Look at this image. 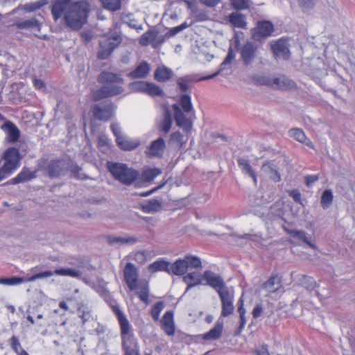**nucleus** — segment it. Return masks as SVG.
<instances>
[{
	"label": "nucleus",
	"instance_id": "f257e3e1",
	"mask_svg": "<svg viewBox=\"0 0 355 355\" xmlns=\"http://www.w3.org/2000/svg\"><path fill=\"white\" fill-rule=\"evenodd\" d=\"M89 12V5L86 1L58 0L51 8L55 20L63 17L67 26L75 31L80 29L87 22Z\"/></svg>",
	"mask_w": 355,
	"mask_h": 355
},
{
	"label": "nucleus",
	"instance_id": "f03ea898",
	"mask_svg": "<svg viewBox=\"0 0 355 355\" xmlns=\"http://www.w3.org/2000/svg\"><path fill=\"white\" fill-rule=\"evenodd\" d=\"M102 87L92 94L94 101L119 95L123 92L124 80L120 74L103 71L98 77Z\"/></svg>",
	"mask_w": 355,
	"mask_h": 355
},
{
	"label": "nucleus",
	"instance_id": "7ed1b4c3",
	"mask_svg": "<svg viewBox=\"0 0 355 355\" xmlns=\"http://www.w3.org/2000/svg\"><path fill=\"white\" fill-rule=\"evenodd\" d=\"M107 168L115 180L128 186L131 185L139 175L138 171L123 163L107 162Z\"/></svg>",
	"mask_w": 355,
	"mask_h": 355
},
{
	"label": "nucleus",
	"instance_id": "20e7f679",
	"mask_svg": "<svg viewBox=\"0 0 355 355\" xmlns=\"http://www.w3.org/2000/svg\"><path fill=\"white\" fill-rule=\"evenodd\" d=\"M202 262L197 256L188 254L183 259H177L172 264L170 263L169 274L181 276L184 275L188 269L201 268Z\"/></svg>",
	"mask_w": 355,
	"mask_h": 355
},
{
	"label": "nucleus",
	"instance_id": "39448f33",
	"mask_svg": "<svg viewBox=\"0 0 355 355\" xmlns=\"http://www.w3.org/2000/svg\"><path fill=\"white\" fill-rule=\"evenodd\" d=\"M112 309L116 314L119 323L122 338V346L137 344V340L132 333V326L119 306L116 304L112 305Z\"/></svg>",
	"mask_w": 355,
	"mask_h": 355
},
{
	"label": "nucleus",
	"instance_id": "423d86ee",
	"mask_svg": "<svg viewBox=\"0 0 355 355\" xmlns=\"http://www.w3.org/2000/svg\"><path fill=\"white\" fill-rule=\"evenodd\" d=\"M4 164L0 168V181L11 173L19 166V153L18 149L9 148L3 153Z\"/></svg>",
	"mask_w": 355,
	"mask_h": 355
},
{
	"label": "nucleus",
	"instance_id": "0eeeda50",
	"mask_svg": "<svg viewBox=\"0 0 355 355\" xmlns=\"http://www.w3.org/2000/svg\"><path fill=\"white\" fill-rule=\"evenodd\" d=\"M110 129L116 137V144L121 150L130 151L139 146L140 141L139 139H132L122 135L119 123L113 122L110 125Z\"/></svg>",
	"mask_w": 355,
	"mask_h": 355
},
{
	"label": "nucleus",
	"instance_id": "6e6552de",
	"mask_svg": "<svg viewBox=\"0 0 355 355\" xmlns=\"http://www.w3.org/2000/svg\"><path fill=\"white\" fill-rule=\"evenodd\" d=\"M121 38L118 35L105 37L100 40L98 56L101 60L107 59L114 49L121 43Z\"/></svg>",
	"mask_w": 355,
	"mask_h": 355
},
{
	"label": "nucleus",
	"instance_id": "1a4fd4ad",
	"mask_svg": "<svg viewBox=\"0 0 355 355\" xmlns=\"http://www.w3.org/2000/svg\"><path fill=\"white\" fill-rule=\"evenodd\" d=\"M173 109L175 112V120L178 127L186 132H189L193 125V121L195 119V112L187 113L182 110L178 104H173Z\"/></svg>",
	"mask_w": 355,
	"mask_h": 355
},
{
	"label": "nucleus",
	"instance_id": "9d476101",
	"mask_svg": "<svg viewBox=\"0 0 355 355\" xmlns=\"http://www.w3.org/2000/svg\"><path fill=\"white\" fill-rule=\"evenodd\" d=\"M114 106L110 101H105L95 105L92 108L94 116L101 121H107L113 115Z\"/></svg>",
	"mask_w": 355,
	"mask_h": 355
},
{
	"label": "nucleus",
	"instance_id": "9b49d317",
	"mask_svg": "<svg viewBox=\"0 0 355 355\" xmlns=\"http://www.w3.org/2000/svg\"><path fill=\"white\" fill-rule=\"evenodd\" d=\"M203 277L206 281V284L214 288L218 294L221 291H225L228 289L223 278L211 270H205L203 273Z\"/></svg>",
	"mask_w": 355,
	"mask_h": 355
},
{
	"label": "nucleus",
	"instance_id": "f8f14e48",
	"mask_svg": "<svg viewBox=\"0 0 355 355\" xmlns=\"http://www.w3.org/2000/svg\"><path fill=\"white\" fill-rule=\"evenodd\" d=\"M288 42L285 38H280L271 44V48L276 59L287 60L291 57Z\"/></svg>",
	"mask_w": 355,
	"mask_h": 355
},
{
	"label": "nucleus",
	"instance_id": "ddd939ff",
	"mask_svg": "<svg viewBox=\"0 0 355 355\" xmlns=\"http://www.w3.org/2000/svg\"><path fill=\"white\" fill-rule=\"evenodd\" d=\"M274 31V26L269 21H260L252 31V37L255 40L270 36Z\"/></svg>",
	"mask_w": 355,
	"mask_h": 355
},
{
	"label": "nucleus",
	"instance_id": "4468645a",
	"mask_svg": "<svg viewBox=\"0 0 355 355\" xmlns=\"http://www.w3.org/2000/svg\"><path fill=\"white\" fill-rule=\"evenodd\" d=\"M257 45L253 42L245 43L241 49V57L245 65L252 64L257 57Z\"/></svg>",
	"mask_w": 355,
	"mask_h": 355
},
{
	"label": "nucleus",
	"instance_id": "2eb2a0df",
	"mask_svg": "<svg viewBox=\"0 0 355 355\" xmlns=\"http://www.w3.org/2000/svg\"><path fill=\"white\" fill-rule=\"evenodd\" d=\"M138 272L134 264L128 263L124 268V278L130 291L136 290L135 285L139 282L138 280Z\"/></svg>",
	"mask_w": 355,
	"mask_h": 355
},
{
	"label": "nucleus",
	"instance_id": "dca6fc26",
	"mask_svg": "<svg viewBox=\"0 0 355 355\" xmlns=\"http://www.w3.org/2000/svg\"><path fill=\"white\" fill-rule=\"evenodd\" d=\"M219 297L222 302V315L227 317L232 314L234 311V307L233 305L234 296L229 291L226 290L225 291H221L220 292Z\"/></svg>",
	"mask_w": 355,
	"mask_h": 355
},
{
	"label": "nucleus",
	"instance_id": "f3484780",
	"mask_svg": "<svg viewBox=\"0 0 355 355\" xmlns=\"http://www.w3.org/2000/svg\"><path fill=\"white\" fill-rule=\"evenodd\" d=\"M166 148L165 141L163 138L159 137L153 141L146 150V154L149 157H161Z\"/></svg>",
	"mask_w": 355,
	"mask_h": 355
},
{
	"label": "nucleus",
	"instance_id": "a211bd4d",
	"mask_svg": "<svg viewBox=\"0 0 355 355\" xmlns=\"http://www.w3.org/2000/svg\"><path fill=\"white\" fill-rule=\"evenodd\" d=\"M162 328L168 336H173L175 331L173 320V313L171 311H166L161 320Z\"/></svg>",
	"mask_w": 355,
	"mask_h": 355
},
{
	"label": "nucleus",
	"instance_id": "6ab92c4d",
	"mask_svg": "<svg viewBox=\"0 0 355 355\" xmlns=\"http://www.w3.org/2000/svg\"><path fill=\"white\" fill-rule=\"evenodd\" d=\"M227 24L235 28H246L247 22L245 16L240 12H234L226 17Z\"/></svg>",
	"mask_w": 355,
	"mask_h": 355
},
{
	"label": "nucleus",
	"instance_id": "aec40b11",
	"mask_svg": "<svg viewBox=\"0 0 355 355\" xmlns=\"http://www.w3.org/2000/svg\"><path fill=\"white\" fill-rule=\"evenodd\" d=\"M282 287L281 279L277 275L271 276L265 283L262 288L268 293L272 294L279 291Z\"/></svg>",
	"mask_w": 355,
	"mask_h": 355
},
{
	"label": "nucleus",
	"instance_id": "412c9836",
	"mask_svg": "<svg viewBox=\"0 0 355 355\" xmlns=\"http://www.w3.org/2000/svg\"><path fill=\"white\" fill-rule=\"evenodd\" d=\"M203 280V275L200 272L195 271L187 273L183 277V281L187 284L185 292H187L193 286L202 284Z\"/></svg>",
	"mask_w": 355,
	"mask_h": 355
},
{
	"label": "nucleus",
	"instance_id": "4be33fe9",
	"mask_svg": "<svg viewBox=\"0 0 355 355\" xmlns=\"http://www.w3.org/2000/svg\"><path fill=\"white\" fill-rule=\"evenodd\" d=\"M295 87V83L286 76H282L272 78L271 87L278 89H289Z\"/></svg>",
	"mask_w": 355,
	"mask_h": 355
},
{
	"label": "nucleus",
	"instance_id": "5701e85b",
	"mask_svg": "<svg viewBox=\"0 0 355 355\" xmlns=\"http://www.w3.org/2000/svg\"><path fill=\"white\" fill-rule=\"evenodd\" d=\"M137 295L139 299L145 304H149V284L146 280H139V282L135 285Z\"/></svg>",
	"mask_w": 355,
	"mask_h": 355
},
{
	"label": "nucleus",
	"instance_id": "b1692460",
	"mask_svg": "<svg viewBox=\"0 0 355 355\" xmlns=\"http://www.w3.org/2000/svg\"><path fill=\"white\" fill-rule=\"evenodd\" d=\"M1 128L6 134L7 139L10 142L16 141L19 137V130L17 127L11 122H6L1 125Z\"/></svg>",
	"mask_w": 355,
	"mask_h": 355
},
{
	"label": "nucleus",
	"instance_id": "393cba45",
	"mask_svg": "<svg viewBox=\"0 0 355 355\" xmlns=\"http://www.w3.org/2000/svg\"><path fill=\"white\" fill-rule=\"evenodd\" d=\"M64 165L62 160H51L47 166L49 176L51 178L59 176L64 169Z\"/></svg>",
	"mask_w": 355,
	"mask_h": 355
},
{
	"label": "nucleus",
	"instance_id": "a878e982",
	"mask_svg": "<svg viewBox=\"0 0 355 355\" xmlns=\"http://www.w3.org/2000/svg\"><path fill=\"white\" fill-rule=\"evenodd\" d=\"M288 135L291 137L296 139L297 141L311 148H313V143L306 137L304 132L301 129L292 128L289 130Z\"/></svg>",
	"mask_w": 355,
	"mask_h": 355
},
{
	"label": "nucleus",
	"instance_id": "bb28decb",
	"mask_svg": "<svg viewBox=\"0 0 355 355\" xmlns=\"http://www.w3.org/2000/svg\"><path fill=\"white\" fill-rule=\"evenodd\" d=\"M150 72V66L146 62L140 63L135 70L129 73L131 78H143L147 76Z\"/></svg>",
	"mask_w": 355,
	"mask_h": 355
},
{
	"label": "nucleus",
	"instance_id": "cd10ccee",
	"mask_svg": "<svg viewBox=\"0 0 355 355\" xmlns=\"http://www.w3.org/2000/svg\"><path fill=\"white\" fill-rule=\"evenodd\" d=\"M172 116L171 111L166 107L164 108L163 119L159 123V129L165 133L170 131L172 126Z\"/></svg>",
	"mask_w": 355,
	"mask_h": 355
},
{
	"label": "nucleus",
	"instance_id": "c85d7f7f",
	"mask_svg": "<svg viewBox=\"0 0 355 355\" xmlns=\"http://www.w3.org/2000/svg\"><path fill=\"white\" fill-rule=\"evenodd\" d=\"M287 232L293 238H295V239H297L299 240L304 241L312 249H313V250L318 249L316 245L310 241V239L307 236L306 232H305L304 231L296 230H287Z\"/></svg>",
	"mask_w": 355,
	"mask_h": 355
},
{
	"label": "nucleus",
	"instance_id": "c756f323",
	"mask_svg": "<svg viewBox=\"0 0 355 355\" xmlns=\"http://www.w3.org/2000/svg\"><path fill=\"white\" fill-rule=\"evenodd\" d=\"M234 59H235V53H234L232 48L230 47L228 50V53H227V55L225 59L224 60V61L222 62V64L220 65V70H218V71H216V73H214L211 75L203 76V77L200 78L199 79V80H209V79H211V78L216 77V76H218L220 73V71L223 70L226 65L230 64Z\"/></svg>",
	"mask_w": 355,
	"mask_h": 355
},
{
	"label": "nucleus",
	"instance_id": "7c9ffc66",
	"mask_svg": "<svg viewBox=\"0 0 355 355\" xmlns=\"http://www.w3.org/2000/svg\"><path fill=\"white\" fill-rule=\"evenodd\" d=\"M238 164L242 172L250 176L254 182L257 183V178L254 171L252 169L248 160L244 158H240L238 159Z\"/></svg>",
	"mask_w": 355,
	"mask_h": 355
},
{
	"label": "nucleus",
	"instance_id": "2f4dec72",
	"mask_svg": "<svg viewBox=\"0 0 355 355\" xmlns=\"http://www.w3.org/2000/svg\"><path fill=\"white\" fill-rule=\"evenodd\" d=\"M173 74L171 69L162 66L156 69L154 74L155 79L159 82H166L169 80Z\"/></svg>",
	"mask_w": 355,
	"mask_h": 355
},
{
	"label": "nucleus",
	"instance_id": "473e14b6",
	"mask_svg": "<svg viewBox=\"0 0 355 355\" xmlns=\"http://www.w3.org/2000/svg\"><path fill=\"white\" fill-rule=\"evenodd\" d=\"M262 171L271 180L277 182L281 180V176L277 170L271 163H266L261 167Z\"/></svg>",
	"mask_w": 355,
	"mask_h": 355
},
{
	"label": "nucleus",
	"instance_id": "72a5a7b5",
	"mask_svg": "<svg viewBox=\"0 0 355 355\" xmlns=\"http://www.w3.org/2000/svg\"><path fill=\"white\" fill-rule=\"evenodd\" d=\"M170 263L163 259H159L148 266V270L152 272L165 271L169 274Z\"/></svg>",
	"mask_w": 355,
	"mask_h": 355
},
{
	"label": "nucleus",
	"instance_id": "f704fd0d",
	"mask_svg": "<svg viewBox=\"0 0 355 355\" xmlns=\"http://www.w3.org/2000/svg\"><path fill=\"white\" fill-rule=\"evenodd\" d=\"M223 329V322H218L214 328L210 329L207 333H206L203 338L205 340H216L220 337Z\"/></svg>",
	"mask_w": 355,
	"mask_h": 355
},
{
	"label": "nucleus",
	"instance_id": "c9c22d12",
	"mask_svg": "<svg viewBox=\"0 0 355 355\" xmlns=\"http://www.w3.org/2000/svg\"><path fill=\"white\" fill-rule=\"evenodd\" d=\"M179 106L181 107V110H183L184 112L187 113H191V112H195V110L193 109L192 103H191V98L188 94H183L180 96V100H179Z\"/></svg>",
	"mask_w": 355,
	"mask_h": 355
},
{
	"label": "nucleus",
	"instance_id": "e433bc0d",
	"mask_svg": "<svg viewBox=\"0 0 355 355\" xmlns=\"http://www.w3.org/2000/svg\"><path fill=\"white\" fill-rule=\"evenodd\" d=\"M162 205L157 199H151L142 205V210L146 213L155 212L162 209Z\"/></svg>",
	"mask_w": 355,
	"mask_h": 355
},
{
	"label": "nucleus",
	"instance_id": "4c0bfd02",
	"mask_svg": "<svg viewBox=\"0 0 355 355\" xmlns=\"http://www.w3.org/2000/svg\"><path fill=\"white\" fill-rule=\"evenodd\" d=\"M77 313L78 317L81 318L83 324L88 322L92 318L91 309L85 304H80L78 305Z\"/></svg>",
	"mask_w": 355,
	"mask_h": 355
},
{
	"label": "nucleus",
	"instance_id": "58836bf2",
	"mask_svg": "<svg viewBox=\"0 0 355 355\" xmlns=\"http://www.w3.org/2000/svg\"><path fill=\"white\" fill-rule=\"evenodd\" d=\"M35 173L28 169H23L16 177L11 180L12 184L23 182L35 178Z\"/></svg>",
	"mask_w": 355,
	"mask_h": 355
},
{
	"label": "nucleus",
	"instance_id": "ea45409f",
	"mask_svg": "<svg viewBox=\"0 0 355 355\" xmlns=\"http://www.w3.org/2000/svg\"><path fill=\"white\" fill-rule=\"evenodd\" d=\"M237 305H238V312L239 313V317H240V325H239V327L238 329V333H240L243 329V328L245 327V324L247 322V320L245 316V309L244 308V301H243L242 297L239 298V300L237 302Z\"/></svg>",
	"mask_w": 355,
	"mask_h": 355
},
{
	"label": "nucleus",
	"instance_id": "a19ab883",
	"mask_svg": "<svg viewBox=\"0 0 355 355\" xmlns=\"http://www.w3.org/2000/svg\"><path fill=\"white\" fill-rule=\"evenodd\" d=\"M108 242L111 245H123L133 244L137 242V239L134 237H121V236H110Z\"/></svg>",
	"mask_w": 355,
	"mask_h": 355
},
{
	"label": "nucleus",
	"instance_id": "79ce46f5",
	"mask_svg": "<svg viewBox=\"0 0 355 355\" xmlns=\"http://www.w3.org/2000/svg\"><path fill=\"white\" fill-rule=\"evenodd\" d=\"M157 34L158 33L155 30L146 31L141 36L139 44L142 46H148L156 39Z\"/></svg>",
	"mask_w": 355,
	"mask_h": 355
},
{
	"label": "nucleus",
	"instance_id": "37998d69",
	"mask_svg": "<svg viewBox=\"0 0 355 355\" xmlns=\"http://www.w3.org/2000/svg\"><path fill=\"white\" fill-rule=\"evenodd\" d=\"M334 200L333 192L331 189H325L321 196L320 204L323 209H327L331 207Z\"/></svg>",
	"mask_w": 355,
	"mask_h": 355
},
{
	"label": "nucleus",
	"instance_id": "c03bdc74",
	"mask_svg": "<svg viewBox=\"0 0 355 355\" xmlns=\"http://www.w3.org/2000/svg\"><path fill=\"white\" fill-rule=\"evenodd\" d=\"M162 173V171L157 168H148L144 170L141 177L145 182H151Z\"/></svg>",
	"mask_w": 355,
	"mask_h": 355
},
{
	"label": "nucleus",
	"instance_id": "a18cd8bd",
	"mask_svg": "<svg viewBox=\"0 0 355 355\" xmlns=\"http://www.w3.org/2000/svg\"><path fill=\"white\" fill-rule=\"evenodd\" d=\"M17 26L19 28L31 29V30H40V24L38 21L34 18L31 19L24 20L19 21L17 24Z\"/></svg>",
	"mask_w": 355,
	"mask_h": 355
},
{
	"label": "nucleus",
	"instance_id": "49530a36",
	"mask_svg": "<svg viewBox=\"0 0 355 355\" xmlns=\"http://www.w3.org/2000/svg\"><path fill=\"white\" fill-rule=\"evenodd\" d=\"M103 7L110 11H117L121 8V0H100Z\"/></svg>",
	"mask_w": 355,
	"mask_h": 355
},
{
	"label": "nucleus",
	"instance_id": "de8ad7c7",
	"mask_svg": "<svg viewBox=\"0 0 355 355\" xmlns=\"http://www.w3.org/2000/svg\"><path fill=\"white\" fill-rule=\"evenodd\" d=\"M55 275L59 276L78 277L81 275V273L79 270L74 268H63L55 270Z\"/></svg>",
	"mask_w": 355,
	"mask_h": 355
},
{
	"label": "nucleus",
	"instance_id": "09e8293b",
	"mask_svg": "<svg viewBox=\"0 0 355 355\" xmlns=\"http://www.w3.org/2000/svg\"><path fill=\"white\" fill-rule=\"evenodd\" d=\"M112 144L105 135H101L98 139V146L100 150L104 153H107L111 148Z\"/></svg>",
	"mask_w": 355,
	"mask_h": 355
},
{
	"label": "nucleus",
	"instance_id": "8fccbe9b",
	"mask_svg": "<svg viewBox=\"0 0 355 355\" xmlns=\"http://www.w3.org/2000/svg\"><path fill=\"white\" fill-rule=\"evenodd\" d=\"M150 96H163V90L157 85L153 83H148L146 93Z\"/></svg>",
	"mask_w": 355,
	"mask_h": 355
},
{
	"label": "nucleus",
	"instance_id": "3c124183",
	"mask_svg": "<svg viewBox=\"0 0 355 355\" xmlns=\"http://www.w3.org/2000/svg\"><path fill=\"white\" fill-rule=\"evenodd\" d=\"M47 3L46 0H39L35 2L26 3L23 6V9L26 10V12H33L35 11L40 8H41L42 6H45Z\"/></svg>",
	"mask_w": 355,
	"mask_h": 355
},
{
	"label": "nucleus",
	"instance_id": "603ef678",
	"mask_svg": "<svg viewBox=\"0 0 355 355\" xmlns=\"http://www.w3.org/2000/svg\"><path fill=\"white\" fill-rule=\"evenodd\" d=\"M26 282V279L19 277H12L10 278H0V284L6 286L18 285Z\"/></svg>",
	"mask_w": 355,
	"mask_h": 355
},
{
	"label": "nucleus",
	"instance_id": "864d4df0",
	"mask_svg": "<svg viewBox=\"0 0 355 355\" xmlns=\"http://www.w3.org/2000/svg\"><path fill=\"white\" fill-rule=\"evenodd\" d=\"M10 345L17 355H29L26 351L22 349L19 339L15 336L10 338Z\"/></svg>",
	"mask_w": 355,
	"mask_h": 355
},
{
	"label": "nucleus",
	"instance_id": "5fc2aeb1",
	"mask_svg": "<svg viewBox=\"0 0 355 355\" xmlns=\"http://www.w3.org/2000/svg\"><path fill=\"white\" fill-rule=\"evenodd\" d=\"M148 82L136 81L129 85L130 89L134 92L146 93Z\"/></svg>",
	"mask_w": 355,
	"mask_h": 355
},
{
	"label": "nucleus",
	"instance_id": "6e6d98bb",
	"mask_svg": "<svg viewBox=\"0 0 355 355\" xmlns=\"http://www.w3.org/2000/svg\"><path fill=\"white\" fill-rule=\"evenodd\" d=\"M170 143L179 148L182 147L184 144L183 135L180 132H173L171 135Z\"/></svg>",
	"mask_w": 355,
	"mask_h": 355
},
{
	"label": "nucleus",
	"instance_id": "4d7b16f0",
	"mask_svg": "<svg viewBox=\"0 0 355 355\" xmlns=\"http://www.w3.org/2000/svg\"><path fill=\"white\" fill-rule=\"evenodd\" d=\"M164 303L162 302H158L155 304L150 311V315L154 320L157 321L159 318V314L164 309Z\"/></svg>",
	"mask_w": 355,
	"mask_h": 355
},
{
	"label": "nucleus",
	"instance_id": "13d9d810",
	"mask_svg": "<svg viewBox=\"0 0 355 355\" xmlns=\"http://www.w3.org/2000/svg\"><path fill=\"white\" fill-rule=\"evenodd\" d=\"M230 2L233 8L239 10L248 9L250 6V0H230Z\"/></svg>",
	"mask_w": 355,
	"mask_h": 355
},
{
	"label": "nucleus",
	"instance_id": "bf43d9fd",
	"mask_svg": "<svg viewBox=\"0 0 355 355\" xmlns=\"http://www.w3.org/2000/svg\"><path fill=\"white\" fill-rule=\"evenodd\" d=\"M53 275H55V270L54 271H51V270L44 271V272L35 274L28 278H26V282H34L38 279H42V278L51 277Z\"/></svg>",
	"mask_w": 355,
	"mask_h": 355
},
{
	"label": "nucleus",
	"instance_id": "052dcab7",
	"mask_svg": "<svg viewBox=\"0 0 355 355\" xmlns=\"http://www.w3.org/2000/svg\"><path fill=\"white\" fill-rule=\"evenodd\" d=\"M191 81V78L189 76H186L178 79L177 84L179 88L182 92H186L189 89V84Z\"/></svg>",
	"mask_w": 355,
	"mask_h": 355
},
{
	"label": "nucleus",
	"instance_id": "680f3d73",
	"mask_svg": "<svg viewBox=\"0 0 355 355\" xmlns=\"http://www.w3.org/2000/svg\"><path fill=\"white\" fill-rule=\"evenodd\" d=\"M188 26H189L187 22H184V23H182L180 26H178L176 27H173V28H171L166 33V37H173L175 35H177L178 33H179L181 31H182L183 30H184L185 28H187Z\"/></svg>",
	"mask_w": 355,
	"mask_h": 355
},
{
	"label": "nucleus",
	"instance_id": "e2e57ef3",
	"mask_svg": "<svg viewBox=\"0 0 355 355\" xmlns=\"http://www.w3.org/2000/svg\"><path fill=\"white\" fill-rule=\"evenodd\" d=\"M302 284L308 290H313L316 286V282L313 278L308 276H304L303 280L302 281Z\"/></svg>",
	"mask_w": 355,
	"mask_h": 355
},
{
	"label": "nucleus",
	"instance_id": "0e129e2a",
	"mask_svg": "<svg viewBox=\"0 0 355 355\" xmlns=\"http://www.w3.org/2000/svg\"><path fill=\"white\" fill-rule=\"evenodd\" d=\"M125 355H139L138 344L123 346Z\"/></svg>",
	"mask_w": 355,
	"mask_h": 355
},
{
	"label": "nucleus",
	"instance_id": "69168bd1",
	"mask_svg": "<svg viewBox=\"0 0 355 355\" xmlns=\"http://www.w3.org/2000/svg\"><path fill=\"white\" fill-rule=\"evenodd\" d=\"M272 78L271 77L268 76H260L257 77L254 79L257 85H266L271 87L272 85Z\"/></svg>",
	"mask_w": 355,
	"mask_h": 355
},
{
	"label": "nucleus",
	"instance_id": "338daca9",
	"mask_svg": "<svg viewBox=\"0 0 355 355\" xmlns=\"http://www.w3.org/2000/svg\"><path fill=\"white\" fill-rule=\"evenodd\" d=\"M338 51L346 55L347 60H349V54L352 53V49L349 44H343L338 46Z\"/></svg>",
	"mask_w": 355,
	"mask_h": 355
},
{
	"label": "nucleus",
	"instance_id": "774afa93",
	"mask_svg": "<svg viewBox=\"0 0 355 355\" xmlns=\"http://www.w3.org/2000/svg\"><path fill=\"white\" fill-rule=\"evenodd\" d=\"M288 193L289 196H291L295 202L300 203V205H302L301 200V193L298 189L288 190Z\"/></svg>",
	"mask_w": 355,
	"mask_h": 355
}]
</instances>
